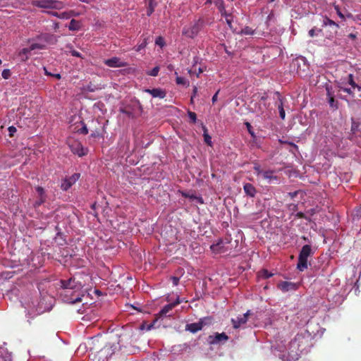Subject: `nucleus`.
<instances>
[{
	"mask_svg": "<svg viewBox=\"0 0 361 361\" xmlns=\"http://www.w3.org/2000/svg\"><path fill=\"white\" fill-rule=\"evenodd\" d=\"M123 336L120 335L116 339L115 342L106 344L102 337L97 336L90 338L87 343L86 348L91 353L94 358H97V355L104 351L108 355H112L116 350H118L124 345L123 342Z\"/></svg>",
	"mask_w": 361,
	"mask_h": 361,
	"instance_id": "obj_1",
	"label": "nucleus"
},
{
	"mask_svg": "<svg viewBox=\"0 0 361 361\" xmlns=\"http://www.w3.org/2000/svg\"><path fill=\"white\" fill-rule=\"evenodd\" d=\"M310 334L307 331L298 333L291 341V348L302 352L310 345Z\"/></svg>",
	"mask_w": 361,
	"mask_h": 361,
	"instance_id": "obj_2",
	"label": "nucleus"
},
{
	"mask_svg": "<svg viewBox=\"0 0 361 361\" xmlns=\"http://www.w3.org/2000/svg\"><path fill=\"white\" fill-rule=\"evenodd\" d=\"M204 20L202 18H199L193 25L190 26L184 27L182 33L184 36L193 39L195 37L200 31L203 28Z\"/></svg>",
	"mask_w": 361,
	"mask_h": 361,
	"instance_id": "obj_3",
	"label": "nucleus"
},
{
	"mask_svg": "<svg viewBox=\"0 0 361 361\" xmlns=\"http://www.w3.org/2000/svg\"><path fill=\"white\" fill-rule=\"evenodd\" d=\"M312 254V247L309 245L302 246L299 256L297 264V268L300 271H303L307 268V259Z\"/></svg>",
	"mask_w": 361,
	"mask_h": 361,
	"instance_id": "obj_4",
	"label": "nucleus"
},
{
	"mask_svg": "<svg viewBox=\"0 0 361 361\" xmlns=\"http://www.w3.org/2000/svg\"><path fill=\"white\" fill-rule=\"evenodd\" d=\"M35 6L43 8H61L62 3L54 0H35L32 2Z\"/></svg>",
	"mask_w": 361,
	"mask_h": 361,
	"instance_id": "obj_5",
	"label": "nucleus"
},
{
	"mask_svg": "<svg viewBox=\"0 0 361 361\" xmlns=\"http://www.w3.org/2000/svg\"><path fill=\"white\" fill-rule=\"evenodd\" d=\"M80 173H75L71 176L66 177L62 180L61 184V189L63 191H67L69 188L72 187L80 178Z\"/></svg>",
	"mask_w": 361,
	"mask_h": 361,
	"instance_id": "obj_6",
	"label": "nucleus"
},
{
	"mask_svg": "<svg viewBox=\"0 0 361 361\" xmlns=\"http://www.w3.org/2000/svg\"><path fill=\"white\" fill-rule=\"evenodd\" d=\"M228 336L225 333H215L208 337V343L210 345H215L221 342H226L228 340Z\"/></svg>",
	"mask_w": 361,
	"mask_h": 361,
	"instance_id": "obj_7",
	"label": "nucleus"
},
{
	"mask_svg": "<svg viewBox=\"0 0 361 361\" xmlns=\"http://www.w3.org/2000/svg\"><path fill=\"white\" fill-rule=\"evenodd\" d=\"M219 12L221 13V16L226 18V22L228 26L231 29L232 28V22L233 18L231 13H228L225 10L224 2L223 0H219L218 3L216 4Z\"/></svg>",
	"mask_w": 361,
	"mask_h": 361,
	"instance_id": "obj_8",
	"label": "nucleus"
},
{
	"mask_svg": "<svg viewBox=\"0 0 361 361\" xmlns=\"http://www.w3.org/2000/svg\"><path fill=\"white\" fill-rule=\"evenodd\" d=\"M104 64L111 68H121L127 66V63L121 61L118 57H112L104 61Z\"/></svg>",
	"mask_w": 361,
	"mask_h": 361,
	"instance_id": "obj_9",
	"label": "nucleus"
},
{
	"mask_svg": "<svg viewBox=\"0 0 361 361\" xmlns=\"http://www.w3.org/2000/svg\"><path fill=\"white\" fill-rule=\"evenodd\" d=\"M298 284L289 281H282L278 284V288L283 293L295 290L298 288Z\"/></svg>",
	"mask_w": 361,
	"mask_h": 361,
	"instance_id": "obj_10",
	"label": "nucleus"
},
{
	"mask_svg": "<svg viewBox=\"0 0 361 361\" xmlns=\"http://www.w3.org/2000/svg\"><path fill=\"white\" fill-rule=\"evenodd\" d=\"M250 314V310H248L246 313L243 315H240L237 317L236 319H232L231 322L233 324V326L234 329L239 328L242 324H244L247 322L248 316Z\"/></svg>",
	"mask_w": 361,
	"mask_h": 361,
	"instance_id": "obj_11",
	"label": "nucleus"
},
{
	"mask_svg": "<svg viewBox=\"0 0 361 361\" xmlns=\"http://www.w3.org/2000/svg\"><path fill=\"white\" fill-rule=\"evenodd\" d=\"M144 92L149 93L154 98L164 99L166 96V92L161 88L145 89Z\"/></svg>",
	"mask_w": 361,
	"mask_h": 361,
	"instance_id": "obj_12",
	"label": "nucleus"
},
{
	"mask_svg": "<svg viewBox=\"0 0 361 361\" xmlns=\"http://www.w3.org/2000/svg\"><path fill=\"white\" fill-rule=\"evenodd\" d=\"M71 151L73 154H78L79 157L87 154V149L84 148L80 143H75L71 146Z\"/></svg>",
	"mask_w": 361,
	"mask_h": 361,
	"instance_id": "obj_13",
	"label": "nucleus"
},
{
	"mask_svg": "<svg viewBox=\"0 0 361 361\" xmlns=\"http://www.w3.org/2000/svg\"><path fill=\"white\" fill-rule=\"evenodd\" d=\"M326 96L328 99L329 104L331 107L337 109L338 108V102L334 99V94L332 92V88L327 85L326 87Z\"/></svg>",
	"mask_w": 361,
	"mask_h": 361,
	"instance_id": "obj_14",
	"label": "nucleus"
},
{
	"mask_svg": "<svg viewBox=\"0 0 361 361\" xmlns=\"http://www.w3.org/2000/svg\"><path fill=\"white\" fill-rule=\"evenodd\" d=\"M202 329V324L198 321L197 322L188 324L185 326V330L192 334H195L197 331Z\"/></svg>",
	"mask_w": 361,
	"mask_h": 361,
	"instance_id": "obj_15",
	"label": "nucleus"
},
{
	"mask_svg": "<svg viewBox=\"0 0 361 361\" xmlns=\"http://www.w3.org/2000/svg\"><path fill=\"white\" fill-rule=\"evenodd\" d=\"M180 303V300L178 299L176 302L165 305L159 312V314L161 316L166 315L172 309Z\"/></svg>",
	"mask_w": 361,
	"mask_h": 361,
	"instance_id": "obj_16",
	"label": "nucleus"
},
{
	"mask_svg": "<svg viewBox=\"0 0 361 361\" xmlns=\"http://www.w3.org/2000/svg\"><path fill=\"white\" fill-rule=\"evenodd\" d=\"M261 176L264 179L267 180L269 183L278 179L277 176L274 175V171L271 170L264 171Z\"/></svg>",
	"mask_w": 361,
	"mask_h": 361,
	"instance_id": "obj_17",
	"label": "nucleus"
},
{
	"mask_svg": "<svg viewBox=\"0 0 361 361\" xmlns=\"http://www.w3.org/2000/svg\"><path fill=\"white\" fill-rule=\"evenodd\" d=\"M243 189L247 195L251 197H255L256 193V189L251 183L245 184Z\"/></svg>",
	"mask_w": 361,
	"mask_h": 361,
	"instance_id": "obj_18",
	"label": "nucleus"
},
{
	"mask_svg": "<svg viewBox=\"0 0 361 361\" xmlns=\"http://www.w3.org/2000/svg\"><path fill=\"white\" fill-rule=\"evenodd\" d=\"M62 287L65 289H74L75 288V280L70 279L68 280H62L61 281Z\"/></svg>",
	"mask_w": 361,
	"mask_h": 361,
	"instance_id": "obj_19",
	"label": "nucleus"
},
{
	"mask_svg": "<svg viewBox=\"0 0 361 361\" xmlns=\"http://www.w3.org/2000/svg\"><path fill=\"white\" fill-rule=\"evenodd\" d=\"M324 25L325 26H331L333 28H334V32H337V30L339 28V25L338 23H336V22H334L333 20L326 17L324 20V22H323Z\"/></svg>",
	"mask_w": 361,
	"mask_h": 361,
	"instance_id": "obj_20",
	"label": "nucleus"
},
{
	"mask_svg": "<svg viewBox=\"0 0 361 361\" xmlns=\"http://www.w3.org/2000/svg\"><path fill=\"white\" fill-rule=\"evenodd\" d=\"M30 49L28 48H23L19 53L18 57L21 61H25L29 58Z\"/></svg>",
	"mask_w": 361,
	"mask_h": 361,
	"instance_id": "obj_21",
	"label": "nucleus"
},
{
	"mask_svg": "<svg viewBox=\"0 0 361 361\" xmlns=\"http://www.w3.org/2000/svg\"><path fill=\"white\" fill-rule=\"evenodd\" d=\"M236 33L240 35H252L255 34V30H253L252 27L249 26H245L240 32H238Z\"/></svg>",
	"mask_w": 361,
	"mask_h": 361,
	"instance_id": "obj_22",
	"label": "nucleus"
},
{
	"mask_svg": "<svg viewBox=\"0 0 361 361\" xmlns=\"http://www.w3.org/2000/svg\"><path fill=\"white\" fill-rule=\"evenodd\" d=\"M80 28V23L79 21L72 19L69 23L68 29L72 31L78 30Z\"/></svg>",
	"mask_w": 361,
	"mask_h": 361,
	"instance_id": "obj_23",
	"label": "nucleus"
},
{
	"mask_svg": "<svg viewBox=\"0 0 361 361\" xmlns=\"http://www.w3.org/2000/svg\"><path fill=\"white\" fill-rule=\"evenodd\" d=\"M147 4H148V7H147V15L148 16H150L154 11V7L156 6V1L155 0H150L149 2H147Z\"/></svg>",
	"mask_w": 361,
	"mask_h": 361,
	"instance_id": "obj_24",
	"label": "nucleus"
},
{
	"mask_svg": "<svg viewBox=\"0 0 361 361\" xmlns=\"http://www.w3.org/2000/svg\"><path fill=\"white\" fill-rule=\"evenodd\" d=\"M200 322L202 324V328L205 326H209L212 324L213 318L212 317H204L203 318L200 319Z\"/></svg>",
	"mask_w": 361,
	"mask_h": 361,
	"instance_id": "obj_25",
	"label": "nucleus"
},
{
	"mask_svg": "<svg viewBox=\"0 0 361 361\" xmlns=\"http://www.w3.org/2000/svg\"><path fill=\"white\" fill-rule=\"evenodd\" d=\"M51 14L52 16L58 17L59 18H65V19H68L71 16V14L67 12L58 13L56 11H53L51 13Z\"/></svg>",
	"mask_w": 361,
	"mask_h": 361,
	"instance_id": "obj_26",
	"label": "nucleus"
},
{
	"mask_svg": "<svg viewBox=\"0 0 361 361\" xmlns=\"http://www.w3.org/2000/svg\"><path fill=\"white\" fill-rule=\"evenodd\" d=\"M348 83L351 85L352 89L355 90V88H357L358 90H360L361 87H359L355 82L354 81L353 75L349 74L348 75Z\"/></svg>",
	"mask_w": 361,
	"mask_h": 361,
	"instance_id": "obj_27",
	"label": "nucleus"
},
{
	"mask_svg": "<svg viewBox=\"0 0 361 361\" xmlns=\"http://www.w3.org/2000/svg\"><path fill=\"white\" fill-rule=\"evenodd\" d=\"M279 99L280 102V104L278 106L279 116L281 119L284 120L285 117H286V113H285V110L283 109L282 99L279 97Z\"/></svg>",
	"mask_w": 361,
	"mask_h": 361,
	"instance_id": "obj_28",
	"label": "nucleus"
},
{
	"mask_svg": "<svg viewBox=\"0 0 361 361\" xmlns=\"http://www.w3.org/2000/svg\"><path fill=\"white\" fill-rule=\"evenodd\" d=\"M203 129H204V135H203L204 140L207 145L212 146V137L208 135L207 128L203 127Z\"/></svg>",
	"mask_w": 361,
	"mask_h": 361,
	"instance_id": "obj_29",
	"label": "nucleus"
},
{
	"mask_svg": "<svg viewBox=\"0 0 361 361\" xmlns=\"http://www.w3.org/2000/svg\"><path fill=\"white\" fill-rule=\"evenodd\" d=\"M176 82L178 85H181L184 86H188L189 85V81L183 77L177 76L176 79Z\"/></svg>",
	"mask_w": 361,
	"mask_h": 361,
	"instance_id": "obj_30",
	"label": "nucleus"
},
{
	"mask_svg": "<svg viewBox=\"0 0 361 361\" xmlns=\"http://www.w3.org/2000/svg\"><path fill=\"white\" fill-rule=\"evenodd\" d=\"M222 241L220 240L219 243L216 244H213L210 246L211 250L214 252H221V246Z\"/></svg>",
	"mask_w": 361,
	"mask_h": 361,
	"instance_id": "obj_31",
	"label": "nucleus"
},
{
	"mask_svg": "<svg viewBox=\"0 0 361 361\" xmlns=\"http://www.w3.org/2000/svg\"><path fill=\"white\" fill-rule=\"evenodd\" d=\"M273 276V274L270 273L268 270L267 269H263L262 271H261L260 272V276L263 279H269L270 278L271 276Z\"/></svg>",
	"mask_w": 361,
	"mask_h": 361,
	"instance_id": "obj_32",
	"label": "nucleus"
},
{
	"mask_svg": "<svg viewBox=\"0 0 361 361\" xmlns=\"http://www.w3.org/2000/svg\"><path fill=\"white\" fill-rule=\"evenodd\" d=\"M36 191L37 192L39 197L46 198L45 191L42 187H41V186L36 187Z\"/></svg>",
	"mask_w": 361,
	"mask_h": 361,
	"instance_id": "obj_33",
	"label": "nucleus"
},
{
	"mask_svg": "<svg viewBox=\"0 0 361 361\" xmlns=\"http://www.w3.org/2000/svg\"><path fill=\"white\" fill-rule=\"evenodd\" d=\"M253 169L255 170V173L257 175V176H259V175H262L263 171L262 169H261V166L259 164H258L257 163H255L254 164V166H253Z\"/></svg>",
	"mask_w": 361,
	"mask_h": 361,
	"instance_id": "obj_34",
	"label": "nucleus"
},
{
	"mask_svg": "<svg viewBox=\"0 0 361 361\" xmlns=\"http://www.w3.org/2000/svg\"><path fill=\"white\" fill-rule=\"evenodd\" d=\"M155 44L160 46L161 47H163L165 45V42H164V38L161 36L157 37L155 40Z\"/></svg>",
	"mask_w": 361,
	"mask_h": 361,
	"instance_id": "obj_35",
	"label": "nucleus"
},
{
	"mask_svg": "<svg viewBox=\"0 0 361 361\" xmlns=\"http://www.w3.org/2000/svg\"><path fill=\"white\" fill-rule=\"evenodd\" d=\"M245 125H246L247 129L249 133L250 134V135L252 136V137L255 138L256 135H255L254 131L252 130V127L251 124L250 123L247 122L245 123Z\"/></svg>",
	"mask_w": 361,
	"mask_h": 361,
	"instance_id": "obj_36",
	"label": "nucleus"
},
{
	"mask_svg": "<svg viewBox=\"0 0 361 361\" xmlns=\"http://www.w3.org/2000/svg\"><path fill=\"white\" fill-rule=\"evenodd\" d=\"M188 114L189 118L192 121V122L193 123H195L196 122V121H197V115H196V114L195 112L189 111L188 112Z\"/></svg>",
	"mask_w": 361,
	"mask_h": 361,
	"instance_id": "obj_37",
	"label": "nucleus"
},
{
	"mask_svg": "<svg viewBox=\"0 0 361 361\" xmlns=\"http://www.w3.org/2000/svg\"><path fill=\"white\" fill-rule=\"evenodd\" d=\"M45 201L46 198L39 197V199L35 202L34 207L37 208L39 207L41 204H42Z\"/></svg>",
	"mask_w": 361,
	"mask_h": 361,
	"instance_id": "obj_38",
	"label": "nucleus"
},
{
	"mask_svg": "<svg viewBox=\"0 0 361 361\" xmlns=\"http://www.w3.org/2000/svg\"><path fill=\"white\" fill-rule=\"evenodd\" d=\"M82 127L78 130V132L82 135H87L88 133V129L85 123H82Z\"/></svg>",
	"mask_w": 361,
	"mask_h": 361,
	"instance_id": "obj_39",
	"label": "nucleus"
},
{
	"mask_svg": "<svg viewBox=\"0 0 361 361\" xmlns=\"http://www.w3.org/2000/svg\"><path fill=\"white\" fill-rule=\"evenodd\" d=\"M29 49H30V51H32V50H35L36 49H42L43 48V46L39 44H37V43H34V44H32L29 47H27Z\"/></svg>",
	"mask_w": 361,
	"mask_h": 361,
	"instance_id": "obj_40",
	"label": "nucleus"
},
{
	"mask_svg": "<svg viewBox=\"0 0 361 361\" xmlns=\"http://www.w3.org/2000/svg\"><path fill=\"white\" fill-rule=\"evenodd\" d=\"M1 75L2 77L4 78V79H8L10 78L11 76V71L9 69H4L3 71H2V73H1Z\"/></svg>",
	"mask_w": 361,
	"mask_h": 361,
	"instance_id": "obj_41",
	"label": "nucleus"
},
{
	"mask_svg": "<svg viewBox=\"0 0 361 361\" xmlns=\"http://www.w3.org/2000/svg\"><path fill=\"white\" fill-rule=\"evenodd\" d=\"M159 71V67L156 66L154 67L149 73H148V75L152 76H157Z\"/></svg>",
	"mask_w": 361,
	"mask_h": 361,
	"instance_id": "obj_42",
	"label": "nucleus"
},
{
	"mask_svg": "<svg viewBox=\"0 0 361 361\" xmlns=\"http://www.w3.org/2000/svg\"><path fill=\"white\" fill-rule=\"evenodd\" d=\"M334 8L335 10L336 11V13L337 15L342 19V20H345V16L342 13V12L341 11L338 6H334Z\"/></svg>",
	"mask_w": 361,
	"mask_h": 361,
	"instance_id": "obj_43",
	"label": "nucleus"
},
{
	"mask_svg": "<svg viewBox=\"0 0 361 361\" xmlns=\"http://www.w3.org/2000/svg\"><path fill=\"white\" fill-rule=\"evenodd\" d=\"M170 281H171L173 286H177L179 283L180 278L178 276H171Z\"/></svg>",
	"mask_w": 361,
	"mask_h": 361,
	"instance_id": "obj_44",
	"label": "nucleus"
},
{
	"mask_svg": "<svg viewBox=\"0 0 361 361\" xmlns=\"http://www.w3.org/2000/svg\"><path fill=\"white\" fill-rule=\"evenodd\" d=\"M146 45H147V41H146V39H144L143 42H142L140 44H139V45L137 46V49H136V50H137V51H140L141 49H142L143 48H145V47H146Z\"/></svg>",
	"mask_w": 361,
	"mask_h": 361,
	"instance_id": "obj_45",
	"label": "nucleus"
},
{
	"mask_svg": "<svg viewBox=\"0 0 361 361\" xmlns=\"http://www.w3.org/2000/svg\"><path fill=\"white\" fill-rule=\"evenodd\" d=\"M8 130L11 137H13V134L16 132V128L14 126H10Z\"/></svg>",
	"mask_w": 361,
	"mask_h": 361,
	"instance_id": "obj_46",
	"label": "nucleus"
},
{
	"mask_svg": "<svg viewBox=\"0 0 361 361\" xmlns=\"http://www.w3.org/2000/svg\"><path fill=\"white\" fill-rule=\"evenodd\" d=\"M358 125L355 122H353L352 126H351V131L355 133L356 130H357Z\"/></svg>",
	"mask_w": 361,
	"mask_h": 361,
	"instance_id": "obj_47",
	"label": "nucleus"
},
{
	"mask_svg": "<svg viewBox=\"0 0 361 361\" xmlns=\"http://www.w3.org/2000/svg\"><path fill=\"white\" fill-rule=\"evenodd\" d=\"M341 89L344 92L349 94H352L353 93L351 88H347V87H341Z\"/></svg>",
	"mask_w": 361,
	"mask_h": 361,
	"instance_id": "obj_48",
	"label": "nucleus"
},
{
	"mask_svg": "<svg viewBox=\"0 0 361 361\" xmlns=\"http://www.w3.org/2000/svg\"><path fill=\"white\" fill-rule=\"evenodd\" d=\"M357 32L356 33H350L348 35V37L352 40H355L357 38Z\"/></svg>",
	"mask_w": 361,
	"mask_h": 361,
	"instance_id": "obj_49",
	"label": "nucleus"
},
{
	"mask_svg": "<svg viewBox=\"0 0 361 361\" xmlns=\"http://www.w3.org/2000/svg\"><path fill=\"white\" fill-rule=\"evenodd\" d=\"M219 92V90L214 94V96L212 97V103L214 104L216 101H217V98H218V94Z\"/></svg>",
	"mask_w": 361,
	"mask_h": 361,
	"instance_id": "obj_50",
	"label": "nucleus"
},
{
	"mask_svg": "<svg viewBox=\"0 0 361 361\" xmlns=\"http://www.w3.org/2000/svg\"><path fill=\"white\" fill-rule=\"evenodd\" d=\"M296 216L300 218V219H307V217L305 216V214L302 212H298Z\"/></svg>",
	"mask_w": 361,
	"mask_h": 361,
	"instance_id": "obj_51",
	"label": "nucleus"
},
{
	"mask_svg": "<svg viewBox=\"0 0 361 361\" xmlns=\"http://www.w3.org/2000/svg\"><path fill=\"white\" fill-rule=\"evenodd\" d=\"M71 55L76 57H80V54L75 50L71 51Z\"/></svg>",
	"mask_w": 361,
	"mask_h": 361,
	"instance_id": "obj_52",
	"label": "nucleus"
},
{
	"mask_svg": "<svg viewBox=\"0 0 361 361\" xmlns=\"http://www.w3.org/2000/svg\"><path fill=\"white\" fill-rule=\"evenodd\" d=\"M315 35V28H312L309 31L310 37H313Z\"/></svg>",
	"mask_w": 361,
	"mask_h": 361,
	"instance_id": "obj_53",
	"label": "nucleus"
},
{
	"mask_svg": "<svg viewBox=\"0 0 361 361\" xmlns=\"http://www.w3.org/2000/svg\"><path fill=\"white\" fill-rule=\"evenodd\" d=\"M298 192V191H295V192H289L288 193V195L291 197V198H294L295 197L297 196Z\"/></svg>",
	"mask_w": 361,
	"mask_h": 361,
	"instance_id": "obj_54",
	"label": "nucleus"
},
{
	"mask_svg": "<svg viewBox=\"0 0 361 361\" xmlns=\"http://www.w3.org/2000/svg\"><path fill=\"white\" fill-rule=\"evenodd\" d=\"M121 111L122 113H123V114H125L128 115V116H131V114H131V112H130V111H127V110H125V109H121Z\"/></svg>",
	"mask_w": 361,
	"mask_h": 361,
	"instance_id": "obj_55",
	"label": "nucleus"
},
{
	"mask_svg": "<svg viewBox=\"0 0 361 361\" xmlns=\"http://www.w3.org/2000/svg\"><path fill=\"white\" fill-rule=\"evenodd\" d=\"M197 93V87L195 86L193 87L192 96L195 97L196 96Z\"/></svg>",
	"mask_w": 361,
	"mask_h": 361,
	"instance_id": "obj_56",
	"label": "nucleus"
},
{
	"mask_svg": "<svg viewBox=\"0 0 361 361\" xmlns=\"http://www.w3.org/2000/svg\"><path fill=\"white\" fill-rule=\"evenodd\" d=\"M196 200H197L198 201V202H199V203H200V204H203V203H204V201H203V200H202V197H197V199H196Z\"/></svg>",
	"mask_w": 361,
	"mask_h": 361,
	"instance_id": "obj_57",
	"label": "nucleus"
},
{
	"mask_svg": "<svg viewBox=\"0 0 361 361\" xmlns=\"http://www.w3.org/2000/svg\"><path fill=\"white\" fill-rule=\"evenodd\" d=\"M52 76L55 77L57 79H61V75L59 73L57 74H53Z\"/></svg>",
	"mask_w": 361,
	"mask_h": 361,
	"instance_id": "obj_58",
	"label": "nucleus"
},
{
	"mask_svg": "<svg viewBox=\"0 0 361 361\" xmlns=\"http://www.w3.org/2000/svg\"><path fill=\"white\" fill-rule=\"evenodd\" d=\"M225 51H226V54H228L229 56H232V55H233V54H232L231 51H229L226 49V47H225Z\"/></svg>",
	"mask_w": 361,
	"mask_h": 361,
	"instance_id": "obj_59",
	"label": "nucleus"
},
{
	"mask_svg": "<svg viewBox=\"0 0 361 361\" xmlns=\"http://www.w3.org/2000/svg\"><path fill=\"white\" fill-rule=\"evenodd\" d=\"M189 198L191 199V200H196L197 199V196L194 195H189Z\"/></svg>",
	"mask_w": 361,
	"mask_h": 361,
	"instance_id": "obj_60",
	"label": "nucleus"
},
{
	"mask_svg": "<svg viewBox=\"0 0 361 361\" xmlns=\"http://www.w3.org/2000/svg\"><path fill=\"white\" fill-rule=\"evenodd\" d=\"M44 72H45V75H51L52 76V75H53L51 73L48 72L46 68H44Z\"/></svg>",
	"mask_w": 361,
	"mask_h": 361,
	"instance_id": "obj_61",
	"label": "nucleus"
},
{
	"mask_svg": "<svg viewBox=\"0 0 361 361\" xmlns=\"http://www.w3.org/2000/svg\"><path fill=\"white\" fill-rule=\"evenodd\" d=\"M182 195L185 197H189V195L187 194L186 192H182Z\"/></svg>",
	"mask_w": 361,
	"mask_h": 361,
	"instance_id": "obj_62",
	"label": "nucleus"
},
{
	"mask_svg": "<svg viewBox=\"0 0 361 361\" xmlns=\"http://www.w3.org/2000/svg\"><path fill=\"white\" fill-rule=\"evenodd\" d=\"M194 102V97L191 96V98H190V103L191 104H193Z\"/></svg>",
	"mask_w": 361,
	"mask_h": 361,
	"instance_id": "obj_63",
	"label": "nucleus"
},
{
	"mask_svg": "<svg viewBox=\"0 0 361 361\" xmlns=\"http://www.w3.org/2000/svg\"><path fill=\"white\" fill-rule=\"evenodd\" d=\"M302 238L304 240H305V241L308 240V238H307V237H305V236H302Z\"/></svg>",
	"mask_w": 361,
	"mask_h": 361,
	"instance_id": "obj_64",
	"label": "nucleus"
}]
</instances>
